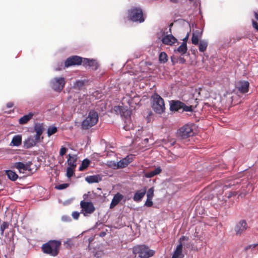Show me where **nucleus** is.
<instances>
[{"label": "nucleus", "mask_w": 258, "mask_h": 258, "mask_svg": "<svg viewBox=\"0 0 258 258\" xmlns=\"http://www.w3.org/2000/svg\"><path fill=\"white\" fill-rule=\"evenodd\" d=\"M60 70H61V69H60V68H56V69H55V70H56V71H60Z\"/></svg>", "instance_id": "nucleus-56"}, {"label": "nucleus", "mask_w": 258, "mask_h": 258, "mask_svg": "<svg viewBox=\"0 0 258 258\" xmlns=\"http://www.w3.org/2000/svg\"><path fill=\"white\" fill-rule=\"evenodd\" d=\"M22 144V136L21 135H18L15 136L11 141V145L13 146L18 147Z\"/></svg>", "instance_id": "nucleus-27"}, {"label": "nucleus", "mask_w": 258, "mask_h": 258, "mask_svg": "<svg viewBox=\"0 0 258 258\" xmlns=\"http://www.w3.org/2000/svg\"><path fill=\"white\" fill-rule=\"evenodd\" d=\"M69 186V183H63L59 184L55 186V188L59 190L67 188Z\"/></svg>", "instance_id": "nucleus-41"}, {"label": "nucleus", "mask_w": 258, "mask_h": 258, "mask_svg": "<svg viewBox=\"0 0 258 258\" xmlns=\"http://www.w3.org/2000/svg\"><path fill=\"white\" fill-rule=\"evenodd\" d=\"M188 239H189L188 237L185 236H182L181 237H180V238L179 239V243H182V242L184 240L188 241Z\"/></svg>", "instance_id": "nucleus-47"}, {"label": "nucleus", "mask_w": 258, "mask_h": 258, "mask_svg": "<svg viewBox=\"0 0 258 258\" xmlns=\"http://www.w3.org/2000/svg\"><path fill=\"white\" fill-rule=\"evenodd\" d=\"M114 111L117 114H120L123 117V119L131 117V111L128 110L127 107L120 106H115L114 107Z\"/></svg>", "instance_id": "nucleus-11"}, {"label": "nucleus", "mask_w": 258, "mask_h": 258, "mask_svg": "<svg viewBox=\"0 0 258 258\" xmlns=\"http://www.w3.org/2000/svg\"><path fill=\"white\" fill-rule=\"evenodd\" d=\"M84 85V81L82 80H78L74 84V87L77 89H80Z\"/></svg>", "instance_id": "nucleus-39"}, {"label": "nucleus", "mask_w": 258, "mask_h": 258, "mask_svg": "<svg viewBox=\"0 0 258 258\" xmlns=\"http://www.w3.org/2000/svg\"><path fill=\"white\" fill-rule=\"evenodd\" d=\"M6 174L8 178L12 181H16L18 178L17 174L11 170H6Z\"/></svg>", "instance_id": "nucleus-29"}, {"label": "nucleus", "mask_w": 258, "mask_h": 258, "mask_svg": "<svg viewBox=\"0 0 258 258\" xmlns=\"http://www.w3.org/2000/svg\"><path fill=\"white\" fill-rule=\"evenodd\" d=\"M57 131V128L54 126H49L47 129V135L50 137L52 135L56 133Z\"/></svg>", "instance_id": "nucleus-36"}, {"label": "nucleus", "mask_w": 258, "mask_h": 258, "mask_svg": "<svg viewBox=\"0 0 258 258\" xmlns=\"http://www.w3.org/2000/svg\"><path fill=\"white\" fill-rule=\"evenodd\" d=\"M50 83L51 87L54 91L60 92L64 88L66 81L63 77H55L51 80Z\"/></svg>", "instance_id": "nucleus-7"}, {"label": "nucleus", "mask_w": 258, "mask_h": 258, "mask_svg": "<svg viewBox=\"0 0 258 258\" xmlns=\"http://www.w3.org/2000/svg\"><path fill=\"white\" fill-rule=\"evenodd\" d=\"M258 245V244L256 243V244H251V245H249L247 246H246L245 248V249L246 250H247L248 249H249V248H255L256 246H257Z\"/></svg>", "instance_id": "nucleus-48"}, {"label": "nucleus", "mask_w": 258, "mask_h": 258, "mask_svg": "<svg viewBox=\"0 0 258 258\" xmlns=\"http://www.w3.org/2000/svg\"><path fill=\"white\" fill-rule=\"evenodd\" d=\"M152 199H148L147 198V200L145 202V205L148 207H151L153 206V202L152 201Z\"/></svg>", "instance_id": "nucleus-44"}, {"label": "nucleus", "mask_w": 258, "mask_h": 258, "mask_svg": "<svg viewBox=\"0 0 258 258\" xmlns=\"http://www.w3.org/2000/svg\"><path fill=\"white\" fill-rule=\"evenodd\" d=\"M105 232H102V233H101V236H104V235H105Z\"/></svg>", "instance_id": "nucleus-55"}, {"label": "nucleus", "mask_w": 258, "mask_h": 258, "mask_svg": "<svg viewBox=\"0 0 258 258\" xmlns=\"http://www.w3.org/2000/svg\"><path fill=\"white\" fill-rule=\"evenodd\" d=\"M202 37V32L199 31H196L192 33L191 42L194 45L199 44V38Z\"/></svg>", "instance_id": "nucleus-25"}, {"label": "nucleus", "mask_w": 258, "mask_h": 258, "mask_svg": "<svg viewBox=\"0 0 258 258\" xmlns=\"http://www.w3.org/2000/svg\"><path fill=\"white\" fill-rule=\"evenodd\" d=\"M44 130V128L42 123H37L35 124L34 130L36 133L35 135V139L36 141H39L40 136L42 135Z\"/></svg>", "instance_id": "nucleus-21"}, {"label": "nucleus", "mask_w": 258, "mask_h": 258, "mask_svg": "<svg viewBox=\"0 0 258 258\" xmlns=\"http://www.w3.org/2000/svg\"><path fill=\"white\" fill-rule=\"evenodd\" d=\"M133 253L135 256L138 255L140 258H149L153 256L155 251L146 245H140L133 248Z\"/></svg>", "instance_id": "nucleus-3"}, {"label": "nucleus", "mask_w": 258, "mask_h": 258, "mask_svg": "<svg viewBox=\"0 0 258 258\" xmlns=\"http://www.w3.org/2000/svg\"><path fill=\"white\" fill-rule=\"evenodd\" d=\"M132 159L127 156L125 158L120 160L117 163L113 162L110 166H112L114 169L122 168L127 166L131 162Z\"/></svg>", "instance_id": "nucleus-12"}, {"label": "nucleus", "mask_w": 258, "mask_h": 258, "mask_svg": "<svg viewBox=\"0 0 258 258\" xmlns=\"http://www.w3.org/2000/svg\"><path fill=\"white\" fill-rule=\"evenodd\" d=\"M75 169V168H73L71 167H69L67 168V176L68 177L70 178L73 175V174L74 173Z\"/></svg>", "instance_id": "nucleus-38"}, {"label": "nucleus", "mask_w": 258, "mask_h": 258, "mask_svg": "<svg viewBox=\"0 0 258 258\" xmlns=\"http://www.w3.org/2000/svg\"><path fill=\"white\" fill-rule=\"evenodd\" d=\"M145 141L148 142V139H145Z\"/></svg>", "instance_id": "nucleus-57"}, {"label": "nucleus", "mask_w": 258, "mask_h": 258, "mask_svg": "<svg viewBox=\"0 0 258 258\" xmlns=\"http://www.w3.org/2000/svg\"><path fill=\"white\" fill-rule=\"evenodd\" d=\"M123 196L119 193H117L115 194L111 201V204L110 205V208L112 209L115 206H116L119 203V202L121 201V200L123 199Z\"/></svg>", "instance_id": "nucleus-22"}, {"label": "nucleus", "mask_w": 258, "mask_h": 258, "mask_svg": "<svg viewBox=\"0 0 258 258\" xmlns=\"http://www.w3.org/2000/svg\"><path fill=\"white\" fill-rule=\"evenodd\" d=\"M171 61H172L173 63H175L176 62V61L174 60V58L173 57H171Z\"/></svg>", "instance_id": "nucleus-53"}, {"label": "nucleus", "mask_w": 258, "mask_h": 258, "mask_svg": "<svg viewBox=\"0 0 258 258\" xmlns=\"http://www.w3.org/2000/svg\"><path fill=\"white\" fill-rule=\"evenodd\" d=\"M172 25H173V24H172V23H171V24H170V26H172Z\"/></svg>", "instance_id": "nucleus-58"}, {"label": "nucleus", "mask_w": 258, "mask_h": 258, "mask_svg": "<svg viewBox=\"0 0 258 258\" xmlns=\"http://www.w3.org/2000/svg\"><path fill=\"white\" fill-rule=\"evenodd\" d=\"M249 83L247 81H239L236 84V88L242 93H245L248 91Z\"/></svg>", "instance_id": "nucleus-13"}, {"label": "nucleus", "mask_w": 258, "mask_h": 258, "mask_svg": "<svg viewBox=\"0 0 258 258\" xmlns=\"http://www.w3.org/2000/svg\"><path fill=\"white\" fill-rule=\"evenodd\" d=\"M177 136L181 139H186L194 135L192 125L186 124L180 127L177 131Z\"/></svg>", "instance_id": "nucleus-6"}, {"label": "nucleus", "mask_w": 258, "mask_h": 258, "mask_svg": "<svg viewBox=\"0 0 258 258\" xmlns=\"http://www.w3.org/2000/svg\"><path fill=\"white\" fill-rule=\"evenodd\" d=\"M159 60L161 63H165L168 60V56L165 52H161L159 56Z\"/></svg>", "instance_id": "nucleus-33"}, {"label": "nucleus", "mask_w": 258, "mask_h": 258, "mask_svg": "<svg viewBox=\"0 0 258 258\" xmlns=\"http://www.w3.org/2000/svg\"><path fill=\"white\" fill-rule=\"evenodd\" d=\"M154 189L153 187L150 188L147 192V198L152 199L154 197Z\"/></svg>", "instance_id": "nucleus-40"}, {"label": "nucleus", "mask_w": 258, "mask_h": 258, "mask_svg": "<svg viewBox=\"0 0 258 258\" xmlns=\"http://www.w3.org/2000/svg\"><path fill=\"white\" fill-rule=\"evenodd\" d=\"M9 223L8 222H3L0 226L1 235H4V232L5 229L9 228Z\"/></svg>", "instance_id": "nucleus-35"}, {"label": "nucleus", "mask_w": 258, "mask_h": 258, "mask_svg": "<svg viewBox=\"0 0 258 258\" xmlns=\"http://www.w3.org/2000/svg\"><path fill=\"white\" fill-rule=\"evenodd\" d=\"M68 159L67 160V162L70 167L73 168H76L77 166L76 162L77 161V156L76 155H71L69 154L68 155Z\"/></svg>", "instance_id": "nucleus-24"}, {"label": "nucleus", "mask_w": 258, "mask_h": 258, "mask_svg": "<svg viewBox=\"0 0 258 258\" xmlns=\"http://www.w3.org/2000/svg\"><path fill=\"white\" fill-rule=\"evenodd\" d=\"M128 17L133 22L142 23L145 20L142 10L140 8H133L128 10Z\"/></svg>", "instance_id": "nucleus-5"}, {"label": "nucleus", "mask_w": 258, "mask_h": 258, "mask_svg": "<svg viewBox=\"0 0 258 258\" xmlns=\"http://www.w3.org/2000/svg\"><path fill=\"white\" fill-rule=\"evenodd\" d=\"M31 163H28L25 164L23 162H18L15 163L14 167L18 169L20 172L24 173V171L28 170Z\"/></svg>", "instance_id": "nucleus-20"}, {"label": "nucleus", "mask_w": 258, "mask_h": 258, "mask_svg": "<svg viewBox=\"0 0 258 258\" xmlns=\"http://www.w3.org/2000/svg\"><path fill=\"white\" fill-rule=\"evenodd\" d=\"M254 16L256 21H252V26L258 31V13L254 12Z\"/></svg>", "instance_id": "nucleus-37"}, {"label": "nucleus", "mask_w": 258, "mask_h": 258, "mask_svg": "<svg viewBox=\"0 0 258 258\" xmlns=\"http://www.w3.org/2000/svg\"><path fill=\"white\" fill-rule=\"evenodd\" d=\"M184 103L180 101L172 100L170 103V109L171 111H177L182 108Z\"/></svg>", "instance_id": "nucleus-19"}, {"label": "nucleus", "mask_w": 258, "mask_h": 258, "mask_svg": "<svg viewBox=\"0 0 258 258\" xmlns=\"http://www.w3.org/2000/svg\"><path fill=\"white\" fill-rule=\"evenodd\" d=\"M147 192L146 187H145L143 189L137 190L133 197V199L136 202H140L142 200L143 198L145 196Z\"/></svg>", "instance_id": "nucleus-18"}, {"label": "nucleus", "mask_w": 258, "mask_h": 258, "mask_svg": "<svg viewBox=\"0 0 258 258\" xmlns=\"http://www.w3.org/2000/svg\"><path fill=\"white\" fill-rule=\"evenodd\" d=\"M207 42L205 41H201L199 44V49L201 52H204L207 47Z\"/></svg>", "instance_id": "nucleus-34"}, {"label": "nucleus", "mask_w": 258, "mask_h": 258, "mask_svg": "<svg viewBox=\"0 0 258 258\" xmlns=\"http://www.w3.org/2000/svg\"><path fill=\"white\" fill-rule=\"evenodd\" d=\"M39 141H36L35 138L34 137H30L25 140L23 142V146L25 149H29L35 146L36 143L38 142Z\"/></svg>", "instance_id": "nucleus-15"}, {"label": "nucleus", "mask_w": 258, "mask_h": 258, "mask_svg": "<svg viewBox=\"0 0 258 258\" xmlns=\"http://www.w3.org/2000/svg\"><path fill=\"white\" fill-rule=\"evenodd\" d=\"M81 208H82V213H83L85 216H88L92 214L95 210L93 203L91 202H85L82 201L80 203Z\"/></svg>", "instance_id": "nucleus-8"}, {"label": "nucleus", "mask_w": 258, "mask_h": 258, "mask_svg": "<svg viewBox=\"0 0 258 258\" xmlns=\"http://www.w3.org/2000/svg\"><path fill=\"white\" fill-rule=\"evenodd\" d=\"M171 2L176 3L178 2V0H170Z\"/></svg>", "instance_id": "nucleus-54"}, {"label": "nucleus", "mask_w": 258, "mask_h": 258, "mask_svg": "<svg viewBox=\"0 0 258 258\" xmlns=\"http://www.w3.org/2000/svg\"><path fill=\"white\" fill-rule=\"evenodd\" d=\"M90 163V161L88 159H85L83 160L81 166L79 167L80 171H84L86 169Z\"/></svg>", "instance_id": "nucleus-31"}, {"label": "nucleus", "mask_w": 258, "mask_h": 258, "mask_svg": "<svg viewBox=\"0 0 258 258\" xmlns=\"http://www.w3.org/2000/svg\"><path fill=\"white\" fill-rule=\"evenodd\" d=\"M234 39V40L233 41V42H235L236 41H239L241 39V37L239 36H236V38Z\"/></svg>", "instance_id": "nucleus-52"}, {"label": "nucleus", "mask_w": 258, "mask_h": 258, "mask_svg": "<svg viewBox=\"0 0 258 258\" xmlns=\"http://www.w3.org/2000/svg\"><path fill=\"white\" fill-rule=\"evenodd\" d=\"M83 64L84 66L89 67L92 70H96L98 68V64L97 62L94 59H90L88 58H84Z\"/></svg>", "instance_id": "nucleus-14"}, {"label": "nucleus", "mask_w": 258, "mask_h": 258, "mask_svg": "<svg viewBox=\"0 0 258 258\" xmlns=\"http://www.w3.org/2000/svg\"><path fill=\"white\" fill-rule=\"evenodd\" d=\"M124 125L123 128L126 131H128L133 128V124L131 120V117H127L123 119Z\"/></svg>", "instance_id": "nucleus-30"}, {"label": "nucleus", "mask_w": 258, "mask_h": 258, "mask_svg": "<svg viewBox=\"0 0 258 258\" xmlns=\"http://www.w3.org/2000/svg\"><path fill=\"white\" fill-rule=\"evenodd\" d=\"M7 107L8 108H11L14 106V104L13 102H10L7 103Z\"/></svg>", "instance_id": "nucleus-50"}, {"label": "nucleus", "mask_w": 258, "mask_h": 258, "mask_svg": "<svg viewBox=\"0 0 258 258\" xmlns=\"http://www.w3.org/2000/svg\"><path fill=\"white\" fill-rule=\"evenodd\" d=\"M178 61L180 63H184L185 62V59L183 57H179L178 58Z\"/></svg>", "instance_id": "nucleus-49"}, {"label": "nucleus", "mask_w": 258, "mask_h": 258, "mask_svg": "<svg viewBox=\"0 0 258 258\" xmlns=\"http://www.w3.org/2000/svg\"><path fill=\"white\" fill-rule=\"evenodd\" d=\"M187 45L185 42H182V44L177 48V51L181 54H185L187 51Z\"/></svg>", "instance_id": "nucleus-32"}, {"label": "nucleus", "mask_w": 258, "mask_h": 258, "mask_svg": "<svg viewBox=\"0 0 258 258\" xmlns=\"http://www.w3.org/2000/svg\"><path fill=\"white\" fill-rule=\"evenodd\" d=\"M182 109H183V110L185 111H192V106H186L184 103L183 106L182 107Z\"/></svg>", "instance_id": "nucleus-45"}, {"label": "nucleus", "mask_w": 258, "mask_h": 258, "mask_svg": "<svg viewBox=\"0 0 258 258\" xmlns=\"http://www.w3.org/2000/svg\"><path fill=\"white\" fill-rule=\"evenodd\" d=\"M247 224L245 220H240L235 225L234 230L236 235H241L247 229Z\"/></svg>", "instance_id": "nucleus-10"}, {"label": "nucleus", "mask_w": 258, "mask_h": 258, "mask_svg": "<svg viewBox=\"0 0 258 258\" xmlns=\"http://www.w3.org/2000/svg\"><path fill=\"white\" fill-rule=\"evenodd\" d=\"M152 108L154 111L159 114L163 113L165 111V106L163 99L157 93H154L152 97Z\"/></svg>", "instance_id": "nucleus-2"}, {"label": "nucleus", "mask_w": 258, "mask_h": 258, "mask_svg": "<svg viewBox=\"0 0 258 258\" xmlns=\"http://www.w3.org/2000/svg\"><path fill=\"white\" fill-rule=\"evenodd\" d=\"M188 36H189V34L187 33L186 36H185V37L183 39V42H185V44H186L187 41V40L188 39Z\"/></svg>", "instance_id": "nucleus-51"}, {"label": "nucleus", "mask_w": 258, "mask_h": 258, "mask_svg": "<svg viewBox=\"0 0 258 258\" xmlns=\"http://www.w3.org/2000/svg\"><path fill=\"white\" fill-rule=\"evenodd\" d=\"M238 182V181H233L232 182H231L230 183H229V184H225L224 186H223V188L224 189H226L229 187H231L233 185H234L235 184H237Z\"/></svg>", "instance_id": "nucleus-43"}, {"label": "nucleus", "mask_w": 258, "mask_h": 258, "mask_svg": "<svg viewBox=\"0 0 258 258\" xmlns=\"http://www.w3.org/2000/svg\"><path fill=\"white\" fill-rule=\"evenodd\" d=\"M83 60L80 56L73 55L68 58L64 62V68H68L71 66L80 65L83 63Z\"/></svg>", "instance_id": "nucleus-9"}, {"label": "nucleus", "mask_w": 258, "mask_h": 258, "mask_svg": "<svg viewBox=\"0 0 258 258\" xmlns=\"http://www.w3.org/2000/svg\"><path fill=\"white\" fill-rule=\"evenodd\" d=\"M61 242L57 240H50L41 246L42 251L46 254L55 256L58 253V249Z\"/></svg>", "instance_id": "nucleus-1"}, {"label": "nucleus", "mask_w": 258, "mask_h": 258, "mask_svg": "<svg viewBox=\"0 0 258 258\" xmlns=\"http://www.w3.org/2000/svg\"><path fill=\"white\" fill-rule=\"evenodd\" d=\"M182 243H179L176 247L172 258H183L184 255L182 254Z\"/></svg>", "instance_id": "nucleus-23"}, {"label": "nucleus", "mask_w": 258, "mask_h": 258, "mask_svg": "<svg viewBox=\"0 0 258 258\" xmlns=\"http://www.w3.org/2000/svg\"><path fill=\"white\" fill-rule=\"evenodd\" d=\"M161 171H162V169H161V168L160 167H158L156 168L153 171L145 173L144 176L146 178H151L156 175L159 174L161 172Z\"/></svg>", "instance_id": "nucleus-26"}, {"label": "nucleus", "mask_w": 258, "mask_h": 258, "mask_svg": "<svg viewBox=\"0 0 258 258\" xmlns=\"http://www.w3.org/2000/svg\"><path fill=\"white\" fill-rule=\"evenodd\" d=\"M33 113H29L28 114L25 115L21 117L19 120V123L20 124L27 123L33 117Z\"/></svg>", "instance_id": "nucleus-28"}, {"label": "nucleus", "mask_w": 258, "mask_h": 258, "mask_svg": "<svg viewBox=\"0 0 258 258\" xmlns=\"http://www.w3.org/2000/svg\"><path fill=\"white\" fill-rule=\"evenodd\" d=\"M72 215L74 219L77 220L79 217L80 213L77 211H75L72 213Z\"/></svg>", "instance_id": "nucleus-46"}, {"label": "nucleus", "mask_w": 258, "mask_h": 258, "mask_svg": "<svg viewBox=\"0 0 258 258\" xmlns=\"http://www.w3.org/2000/svg\"><path fill=\"white\" fill-rule=\"evenodd\" d=\"M98 120V115L97 112L92 110L89 112L88 116L81 124V128L84 130H88L95 125Z\"/></svg>", "instance_id": "nucleus-4"}, {"label": "nucleus", "mask_w": 258, "mask_h": 258, "mask_svg": "<svg viewBox=\"0 0 258 258\" xmlns=\"http://www.w3.org/2000/svg\"><path fill=\"white\" fill-rule=\"evenodd\" d=\"M177 40L172 35H167L162 39V42L166 45H172L177 42Z\"/></svg>", "instance_id": "nucleus-16"}, {"label": "nucleus", "mask_w": 258, "mask_h": 258, "mask_svg": "<svg viewBox=\"0 0 258 258\" xmlns=\"http://www.w3.org/2000/svg\"><path fill=\"white\" fill-rule=\"evenodd\" d=\"M102 175L96 174L94 175L87 176L85 180L89 183H98L102 180Z\"/></svg>", "instance_id": "nucleus-17"}, {"label": "nucleus", "mask_w": 258, "mask_h": 258, "mask_svg": "<svg viewBox=\"0 0 258 258\" xmlns=\"http://www.w3.org/2000/svg\"><path fill=\"white\" fill-rule=\"evenodd\" d=\"M68 150V148H67L65 147L61 146L60 149L59 155L61 157H63V155H64L66 154Z\"/></svg>", "instance_id": "nucleus-42"}]
</instances>
